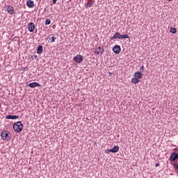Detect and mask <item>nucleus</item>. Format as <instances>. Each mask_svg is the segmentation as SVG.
<instances>
[{
  "label": "nucleus",
  "instance_id": "f3484780",
  "mask_svg": "<svg viewBox=\"0 0 178 178\" xmlns=\"http://www.w3.org/2000/svg\"><path fill=\"white\" fill-rule=\"evenodd\" d=\"M127 38H130L129 35H127V34L121 35V40H124V39H127Z\"/></svg>",
  "mask_w": 178,
  "mask_h": 178
},
{
  "label": "nucleus",
  "instance_id": "bb28decb",
  "mask_svg": "<svg viewBox=\"0 0 178 178\" xmlns=\"http://www.w3.org/2000/svg\"><path fill=\"white\" fill-rule=\"evenodd\" d=\"M161 164L159 163H156L155 166L156 168H158Z\"/></svg>",
  "mask_w": 178,
  "mask_h": 178
},
{
  "label": "nucleus",
  "instance_id": "7ed1b4c3",
  "mask_svg": "<svg viewBox=\"0 0 178 178\" xmlns=\"http://www.w3.org/2000/svg\"><path fill=\"white\" fill-rule=\"evenodd\" d=\"M73 60L76 62V63H81L84 60V58H83V56L77 54L73 58Z\"/></svg>",
  "mask_w": 178,
  "mask_h": 178
},
{
  "label": "nucleus",
  "instance_id": "b1692460",
  "mask_svg": "<svg viewBox=\"0 0 178 178\" xmlns=\"http://www.w3.org/2000/svg\"><path fill=\"white\" fill-rule=\"evenodd\" d=\"M26 69H27V67H22L20 70L21 72H26Z\"/></svg>",
  "mask_w": 178,
  "mask_h": 178
},
{
  "label": "nucleus",
  "instance_id": "2eb2a0df",
  "mask_svg": "<svg viewBox=\"0 0 178 178\" xmlns=\"http://www.w3.org/2000/svg\"><path fill=\"white\" fill-rule=\"evenodd\" d=\"M140 81L139 79H138V78L135 77L132 78L131 79V83H134V84H138V83Z\"/></svg>",
  "mask_w": 178,
  "mask_h": 178
},
{
  "label": "nucleus",
  "instance_id": "4be33fe9",
  "mask_svg": "<svg viewBox=\"0 0 178 178\" xmlns=\"http://www.w3.org/2000/svg\"><path fill=\"white\" fill-rule=\"evenodd\" d=\"M32 60H34V59H37V55H34L33 56H31Z\"/></svg>",
  "mask_w": 178,
  "mask_h": 178
},
{
  "label": "nucleus",
  "instance_id": "1a4fd4ad",
  "mask_svg": "<svg viewBox=\"0 0 178 178\" xmlns=\"http://www.w3.org/2000/svg\"><path fill=\"white\" fill-rule=\"evenodd\" d=\"M122 40V35L119 32H116L115 34L111 38L110 40L112 41V40H116V39Z\"/></svg>",
  "mask_w": 178,
  "mask_h": 178
},
{
  "label": "nucleus",
  "instance_id": "9b49d317",
  "mask_svg": "<svg viewBox=\"0 0 178 178\" xmlns=\"http://www.w3.org/2000/svg\"><path fill=\"white\" fill-rule=\"evenodd\" d=\"M134 77L140 80V79H143V73L141 72H136L134 74Z\"/></svg>",
  "mask_w": 178,
  "mask_h": 178
},
{
  "label": "nucleus",
  "instance_id": "f257e3e1",
  "mask_svg": "<svg viewBox=\"0 0 178 178\" xmlns=\"http://www.w3.org/2000/svg\"><path fill=\"white\" fill-rule=\"evenodd\" d=\"M13 129L16 133H20V131L23 130V123L20 121L15 122L13 124Z\"/></svg>",
  "mask_w": 178,
  "mask_h": 178
},
{
  "label": "nucleus",
  "instance_id": "423d86ee",
  "mask_svg": "<svg viewBox=\"0 0 178 178\" xmlns=\"http://www.w3.org/2000/svg\"><path fill=\"white\" fill-rule=\"evenodd\" d=\"M5 8L9 15H13V13H15V8H13V6L8 5L6 6Z\"/></svg>",
  "mask_w": 178,
  "mask_h": 178
},
{
  "label": "nucleus",
  "instance_id": "f8f14e48",
  "mask_svg": "<svg viewBox=\"0 0 178 178\" xmlns=\"http://www.w3.org/2000/svg\"><path fill=\"white\" fill-rule=\"evenodd\" d=\"M6 119H12V120H15L16 119H19V115H8L6 117Z\"/></svg>",
  "mask_w": 178,
  "mask_h": 178
},
{
  "label": "nucleus",
  "instance_id": "5701e85b",
  "mask_svg": "<svg viewBox=\"0 0 178 178\" xmlns=\"http://www.w3.org/2000/svg\"><path fill=\"white\" fill-rule=\"evenodd\" d=\"M95 54H97V55H99V51H98V49H95Z\"/></svg>",
  "mask_w": 178,
  "mask_h": 178
},
{
  "label": "nucleus",
  "instance_id": "dca6fc26",
  "mask_svg": "<svg viewBox=\"0 0 178 178\" xmlns=\"http://www.w3.org/2000/svg\"><path fill=\"white\" fill-rule=\"evenodd\" d=\"M170 32L172 33V34H176V33H177V29L175 27H171Z\"/></svg>",
  "mask_w": 178,
  "mask_h": 178
},
{
  "label": "nucleus",
  "instance_id": "a211bd4d",
  "mask_svg": "<svg viewBox=\"0 0 178 178\" xmlns=\"http://www.w3.org/2000/svg\"><path fill=\"white\" fill-rule=\"evenodd\" d=\"M56 40V37L52 36L49 38L50 42H55Z\"/></svg>",
  "mask_w": 178,
  "mask_h": 178
},
{
  "label": "nucleus",
  "instance_id": "20e7f679",
  "mask_svg": "<svg viewBox=\"0 0 178 178\" xmlns=\"http://www.w3.org/2000/svg\"><path fill=\"white\" fill-rule=\"evenodd\" d=\"M113 51L114 54H115V55H119V54L122 52V47H120V45L116 44L113 47Z\"/></svg>",
  "mask_w": 178,
  "mask_h": 178
},
{
  "label": "nucleus",
  "instance_id": "cd10ccee",
  "mask_svg": "<svg viewBox=\"0 0 178 178\" xmlns=\"http://www.w3.org/2000/svg\"><path fill=\"white\" fill-rule=\"evenodd\" d=\"M108 74L111 76V74H113V72H108Z\"/></svg>",
  "mask_w": 178,
  "mask_h": 178
},
{
  "label": "nucleus",
  "instance_id": "9d476101",
  "mask_svg": "<svg viewBox=\"0 0 178 178\" xmlns=\"http://www.w3.org/2000/svg\"><path fill=\"white\" fill-rule=\"evenodd\" d=\"M26 6L30 8H34V1H33V0H27Z\"/></svg>",
  "mask_w": 178,
  "mask_h": 178
},
{
  "label": "nucleus",
  "instance_id": "39448f33",
  "mask_svg": "<svg viewBox=\"0 0 178 178\" xmlns=\"http://www.w3.org/2000/svg\"><path fill=\"white\" fill-rule=\"evenodd\" d=\"M119 152V146H114L113 148L112 149H108L107 150H106L105 153L106 154H109V152H112L113 154H115V152Z\"/></svg>",
  "mask_w": 178,
  "mask_h": 178
},
{
  "label": "nucleus",
  "instance_id": "4468645a",
  "mask_svg": "<svg viewBox=\"0 0 178 178\" xmlns=\"http://www.w3.org/2000/svg\"><path fill=\"white\" fill-rule=\"evenodd\" d=\"M94 3H95V1H89V2L87 3L86 5V9L88 8H91V6H92V5H94Z\"/></svg>",
  "mask_w": 178,
  "mask_h": 178
},
{
  "label": "nucleus",
  "instance_id": "aec40b11",
  "mask_svg": "<svg viewBox=\"0 0 178 178\" xmlns=\"http://www.w3.org/2000/svg\"><path fill=\"white\" fill-rule=\"evenodd\" d=\"M98 49H99V52H100V54H104V49L102 47H99Z\"/></svg>",
  "mask_w": 178,
  "mask_h": 178
},
{
  "label": "nucleus",
  "instance_id": "0eeeda50",
  "mask_svg": "<svg viewBox=\"0 0 178 178\" xmlns=\"http://www.w3.org/2000/svg\"><path fill=\"white\" fill-rule=\"evenodd\" d=\"M28 30L30 33H33L35 30V24L33 22H30L28 24Z\"/></svg>",
  "mask_w": 178,
  "mask_h": 178
},
{
  "label": "nucleus",
  "instance_id": "c85d7f7f",
  "mask_svg": "<svg viewBox=\"0 0 178 178\" xmlns=\"http://www.w3.org/2000/svg\"><path fill=\"white\" fill-rule=\"evenodd\" d=\"M35 33H37V30L35 31Z\"/></svg>",
  "mask_w": 178,
  "mask_h": 178
},
{
  "label": "nucleus",
  "instance_id": "ddd939ff",
  "mask_svg": "<svg viewBox=\"0 0 178 178\" xmlns=\"http://www.w3.org/2000/svg\"><path fill=\"white\" fill-rule=\"evenodd\" d=\"M42 45H39L38 47V49H37V54H38V55H41V54H42L43 52V49H42Z\"/></svg>",
  "mask_w": 178,
  "mask_h": 178
},
{
  "label": "nucleus",
  "instance_id": "a878e982",
  "mask_svg": "<svg viewBox=\"0 0 178 178\" xmlns=\"http://www.w3.org/2000/svg\"><path fill=\"white\" fill-rule=\"evenodd\" d=\"M140 70H142V72H144V65H142L140 67Z\"/></svg>",
  "mask_w": 178,
  "mask_h": 178
},
{
  "label": "nucleus",
  "instance_id": "393cba45",
  "mask_svg": "<svg viewBox=\"0 0 178 178\" xmlns=\"http://www.w3.org/2000/svg\"><path fill=\"white\" fill-rule=\"evenodd\" d=\"M56 1H58V0H53V1H52V3H53V5L56 4Z\"/></svg>",
  "mask_w": 178,
  "mask_h": 178
},
{
  "label": "nucleus",
  "instance_id": "412c9836",
  "mask_svg": "<svg viewBox=\"0 0 178 178\" xmlns=\"http://www.w3.org/2000/svg\"><path fill=\"white\" fill-rule=\"evenodd\" d=\"M173 166H174V168H175L176 170H177L178 172V163H174Z\"/></svg>",
  "mask_w": 178,
  "mask_h": 178
},
{
  "label": "nucleus",
  "instance_id": "6e6552de",
  "mask_svg": "<svg viewBox=\"0 0 178 178\" xmlns=\"http://www.w3.org/2000/svg\"><path fill=\"white\" fill-rule=\"evenodd\" d=\"M27 86L30 87V88H35V87H41V84L38 83V82H33L27 84Z\"/></svg>",
  "mask_w": 178,
  "mask_h": 178
},
{
  "label": "nucleus",
  "instance_id": "f03ea898",
  "mask_svg": "<svg viewBox=\"0 0 178 178\" xmlns=\"http://www.w3.org/2000/svg\"><path fill=\"white\" fill-rule=\"evenodd\" d=\"M10 134V133L9 132V131H1V137L2 140L8 141V140H10V136H9Z\"/></svg>",
  "mask_w": 178,
  "mask_h": 178
},
{
  "label": "nucleus",
  "instance_id": "6ab92c4d",
  "mask_svg": "<svg viewBox=\"0 0 178 178\" xmlns=\"http://www.w3.org/2000/svg\"><path fill=\"white\" fill-rule=\"evenodd\" d=\"M49 24H51V19H47L45 20V25H46V26H49Z\"/></svg>",
  "mask_w": 178,
  "mask_h": 178
}]
</instances>
